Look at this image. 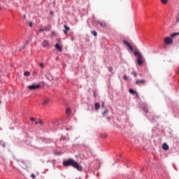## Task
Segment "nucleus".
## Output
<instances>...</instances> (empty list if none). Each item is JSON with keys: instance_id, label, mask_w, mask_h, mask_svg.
<instances>
[{"instance_id": "f257e3e1", "label": "nucleus", "mask_w": 179, "mask_h": 179, "mask_svg": "<svg viewBox=\"0 0 179 179\" xmlns=\"http://www.w3.org/2000/svg\"><path fill=\"white\" fill-rule=\"evenodd\" d=\"M63 166L64 167H69V166H72L74 169H76L78 171H82L83 170V167L80 165L75 159H69L63 162Z\"/></svg>"}, {"instance_id": "f03ea898", "label": "nucleus", "mask_w": 179, "mask_h": 179, "mask_svg": "<svg viewBox=\"0 0 179 179\" xmlns=\"http://www.w3.org/2000/svg\"><path fill=\"white\" fill-rule=\"evenodd\" d=\"M134 55L135 57H137L138 65H142V64H143V56H142L138 51L134 52Z\"/></svg>"}, {"instance_id": "7ed1b4c3", "label": "nucleus", "mask_w": 179, "mask_h": 179, "mask_svg": "<svg viewBox=\"0 0 179 179\" xmlns=\"http://www.w3.org/2000/svg\"><path fill=\"white\" fill-rule=\"evenodd\" d=\"M42 47H43L44 48H47L48 50L51 48V45H50V42H48V41H47V40H44L42 42Z\"/></svg>"}, {"instance_id": "20e7f679", "label": "nucleus", "mask_w": 179, "mask_h": 179, "mask_svg": "<svg viewBox=\"0 0 179 179\" xmlns=\"http://www.w3.org/2000/svg\"><path fill=\"white\" fill-rule=\"evenodd\" d=\"M146 84V80L142 79V80H136V85L137 86H141V85H145Z\"/></svg>"}, {"instance_id": "39448f33", "label": "nucleus", "mask_w": 179, "mask_h": 179, "mask_svg": "<svg viewBox=\"0 0 179 179\" xmlns=\"http://www.w3.org/2000/svg\"><path fill=\"white\" fill-rule=\"evenodd\" d=\"M165 44L171 45L173 44V38L170 37H166L164 40Z\"/></svg>"}, {"instance_id": "423d86ee", "label": "nucleus", "mask_w": 179, "mask_h": 179, "mask_svg": "<svg viewBox=\"0 0 179 179\" xmlns=\"http://www.w3.org/2000/svg\"><path fill=\"white\" fill-rule=\"evenodd\" d=\"M38 87H40V85H35V84H33L31 85H29L28 87V89H29V90H36V89H38Z\"/></svg>"}, {"instance_id": "0eeeda50", "label": "nucleus", "mask_w": 179, "mask_h": 179, "mask_svg": "<svg viewBox=\"0 0 179 179\" xmlns=\"http://www.w3.org/2000/svg\"><path fill=\"white\" fill-rule=\"evenodd\" d=\"M123 43H124V44H125L128 47L129 49L131 50V51H132L134 50V48H132V45H131L129 42H128L127 41H124Z\"/></svg>"}, {"instance_id": "6e6552de", "label": "nucleus", "mask_w": 179, "mask_h": 179, "mask_svg": "<svg viewBox=\"0 0 179 179\" xmlns=\"http://www.w3.org/2000/svg\"><path fill=\"white\" fill-rule=\"evenodd\" d=\"M50 103V99L46 98L43 99V101L42 103L43 106H48Z\"/></svg>"}, {"instance_id": "1a4fd4ad", "label": "nucleus", "mask_w": 179, "mask_h": 179, "mask_svg": "<svg viewBox=\"0 0 179 179\" xmlns=\"http://www.w3.org/2000/svg\"><path fill=\"white\" fill-rule=\"evenodd\" d=\"M64 27L65 29L64 30H63L64 34H68V31H69L71 29L66 25H64Z\"/></svg>"}, {"instance_id": "9d476101", "label": "nucleus", "mask_w": 179, "mask_h": 179, "mask_svg": "<svg viewBox=\"0 0 179 179\" xmlns=\"http://www.w3.org/2000/svg\"><path fill=\"white\" fill-rule=\"evenodd\" d=\"M162 149L164 150H169V145H167V143H164L162 144Z\"/></svg>"}, {"instance_id": "9b49d317", "label": "nucleus", "mask_w": 179, "mask_h": 179, "mask_svg": "<svg viewBox=\"0 0 179 179\" xmlns=\"http://www.w3.org/2000/svg\"><path fill=\"white\" fill-rule=\"evenodd\" d=\"M55 48H56V50H58V51H59V52H61V51H62V47H61V45H59L58 43H57L55 45Z\"/></svg>"}, {"instance_id": "f8f14e48", "label": "nucleus", "mask_w": 179, "mask_h": 179, "mask_svg": "<svg viewBox=\"0 0 179 179\" xmlns=\"http://www.w3.org/2000/svg\"><path fill=\"white\" fill-rule=\"evenodd\" d=\"M97 23H98L99 24H100L101 27H106V22H100V21H99V22H97Z\"/></svg>"}, {"instance_id": "ddd939ff", "label": "nucleus", "mask_w": 179, "mask_h": 179, "mask_svg": "<svg viewBox=\"0 0 179 179\" xmlns=\"http://www.w3.org/2000/svg\"><path fill=\"white\" fill-rule=\"evenodd\" d=\"M95 110H99L100 109V103H95L94 104Z\"/></svg>"}, {"instance_id": "4468645a", "label": "nucleus", "mask_w": 179, "mask_h": 179, "mask_svg": "<svg viewBox=\"0 0 179 179\" xmlns=\"http://www.w3.org/2000/svg\"><path fill=\"white\" fill-rule=\"evenodd\" d=\"M91 34H93L94 37H97V32L96 31H92Z\"/></svg>"}, {"instance_id": "2eb2a0df", "label": "nucleus", "mask_w": 179, "mask_h": 179, "mask_svg": "<svg viewBox=\"0 0 179 179\" xmlns=\"http://www.w3.org/2000/svg\"><path fill=\"white\" fill-rule=\"evenodd\" d=\"M66 114H71V108H67L66 110Z\"/></svg>"}, {"instance_id": "dca6fc26", "label": "nucleus", "mask_w": 179, "mask_h": 179, "mask_svg": "<svg viewBox=\"0 0 179 179\" xmlns=\"http://www.w3.org/2000/svg\"><path fill=\"white\" fill-rule=\"evenodd\" d=\"M24 76H30V72H29V71H25V72L24 73Z\"/></svg>"}, {"instance_id": "f3484780", "label": "nucleus", "mask_w": 179, "mask_h": 179, "mask_svg": "<svg viewBox=\"0 0 179 179\" xmlns=\"http://www.w3.org/2000/svg\"><path fill=\"white\" fill-rule=\"evenodd\" d=\"M129 93H131V94H135V93H136V92H134V90H132V89H130L129 90Z\"/></svg>"}, {"instance_id": "a211bd4d", "label": "nucleus", "mask_w": 179, "mask_h": 179, "mask_svg": "<svg viewBox=\"0 0 179 179\" xmlns=\"http://www.w3.org/2000/svg\"><path fill=\"white\" fill-rule=\"evenodd\" d=\"M176 36H179V32L178 33L172 34L171 35V37H176Z\"/></svg>"}, {"instance_id": "6ab92c4d", "label": "nucleus", "mask_w": 179, "mask_h": 179, "mask_svg": "<svg viewBox=\"0 0 179 179\" xmlns=\"http://www.w3.org/2000/svg\"><path fill=\"white\" fill-rule=\"evenodd\" d=\"M107 113H108V109H105L102 114L103 115H105L106 114H107Z\"/></svg>"}, {"instance_id": "aec40b11", "label": "nucleus", "mask_w": 179, "mask_h": 179, "mask_svg": "<svg viewBox=\"0 0 179 179\" xmlns=\"http://www.w3.org/2000/svg\"><path fill=\"white\" fill-rule=\"evenodd\" d=\"M167 1L168 0H161V2H162L164 5H166L167 3Z\"/></svg>"}, {"instance_id": "412c9836", "label": "nucleus", "mask_w": 179, "mask_h": 179, "mask_svg": "<svg viewBox=\"0 0 179 179\" xmlns=\"http://www.w3.org/2000/svg\"><path fill=\"white\" fill-rule=\"evenodd\" d=\"M47 30H48V29H47V27H45L44 29H41L39 30V31H47Z\"/></svg>"}, {"instance_id": "4be33fe9", "label": "nucleus", "mask_w": 179, "mask_h": 179, "mask_svg": "<svg viewBox=\"0 0 179 179\" xmlns=\"http://www.w3.org/2000/svg\"><path fill=\"white\" fill-rule=\"evenodd\" d=\"M131 75H134V78H136V76H137L136 72H135V71H132Z\"/></svg>"}, {"instance_id": "5701e85b", "label": "nucleus", "mask_w": 179, "mask_h": 179, "mask_svg": "<svg viewBox=\"0 0 179 179\" xmlns=\"http://www.w3.org/2000/svg\"><path fill=\"white\" fill-rule=\"evenodd\" d=\"M123 79H124V80H128V77L127 76V75H124V76H123Z\"/></svg>"}, {"instance_id": "b1692460", "label": "nucleus", "mask_w": 179, "mask_h": 179, "mask_svg": "<svg viewBox=\"0 0 179 179\" xmlns=\"http://www.w3.org/2000/svg\"><path fill=\"white\" fill-rule=\"evenodd\" d=\"M108 71L109 72H113V67L112 66L108 67Z\"/></svg>"}, {"instance_id": "393cba45", "label": "nucleus", "mask_w": 179, "mask_h": 179, "mask_svg": "<svg viewBox=\"0 0 179 179\" xmlns=\"http://www.w3.org/2000/svg\"><path fill=\"white\" fill-rule=\"evenodd\" d=\"M31 177L32 179H34V178H36V175H34V173H32L31 175Z\"/></svg>"}, {"instance_id": "a878e982", "label": "nucleus", "mask_w": 179, "mask_h": 179, "mask_svg": "<svg viewBox=\"0 0 179 179\" xmlns=\"http://www.w3.org/2000/svg\"><path fill=\"white\" fill-rule=\"evenodd\" d=\"M29 27H33V22H29Z\"/></svg>"}, {"instance_id": "bb28decb", "label": "nucleus", "mask_w": 179, "mask_h": 179, "mask_svg": "<svg viewBox=\"0 0 179 179\" xmlns=\"http://www.w3.org/2000/svg\"><path fill=\"white\" fill-rule=\"evenodd\" d=\"M39 66L42 68V69L44 68V64L41 63Z\"/></svg>"}, {"instance_id": "cd10ccee", "label": "nucleus", "mask_w": 179, "mask_h": 179, "mask_svg": "<svg viewBox=\"0 0 179 179\" xmlns=\"http://www.w3.org/2000/svg\"><path fill=\"white\" fill-rule=\"evenodd\" d=\"M176 22L178 23L179 22V14L178 15V16L176 17Z\"/></svg>"}, {"instance_id": "c85d7f7f", "label": "nucleus", "mask_w": 179, "mask_h": 179, "mask_svg": "<svg viewBox=\"0 0 179 179\" xmlns=\"http://www.w3.org/2000/svg\"><path fill=\"white\" fill-rule=\"evenodd\" d=\"M30 120H31V121H32V122L34 121V117H31Z\"/></svg>"}, {"instance_id": "c756f323", "label": "nucleus", "mask_w": 179, "mask_h": 179, "mask_svg": "<svg viewBox=\"0 0 179 179\" xmlns=\"http://www.w3.org/2000/svg\"><path fill=\"white\" fill-rule=\"evenodd\" d=\"M38 124H43V121H41V120H40L39 122H38Z\"/></svg>"}, {"instance_id": "7c9ffc66", "label": "nucleus", "mask_w": 179, "mask_h": 179, "mask_svg": "<svg viewBox=\"0 0 179 179\" xmlns=\"http://www.w3.org/2000/svg\"><path fill=\"white\" fill-rule=\"evenodd\" d=\"M54 13L52 11H50V15H53Z\"/></svg>"}, {"instance_id": "2f4dec72", "label": "nucleus", "mask_w": 179, "mask_h": 179, "mask_svg": "<svg viewBox=\"0 0 179 179\" xmlns=\"http://www.w3.org/2000/svg\"><path fill=\"white\" fill-rule=\"evenodd\" d=\"M24 19H26V15H24Z\"/></svg>"}, {"instance_id": "473e14b6", "label": "nucleus", "mask_w": 179, "mask_h": 179, "mask_svg": "<svg viewBox=\"0 0 179 179\" xmlns=\"http://www.w3.org/2000/svg\"><path fill=\"white\" fill-rule=\"evenodd\" d=\"M35 124H38V122L36 121V122H35Z\"/></svg>"}, {"instance_id": "72a5a7b5", "label": "nucleus", "mask_w": 179, "mask_h": 179, "mask_svg": "<svg viewBox=\"0 0 179 179\" xmlns=\"http://www.w3.org/2000/svg\"><path fill=\"white\" fill-rule=\"evenodd\" d=\"M102 107H104V103H103V104H102Z\"/></svg>"}, {"instance_id": "f704fd0d", "label": "nucleus", "mask_w": 179, "mask_h": 179, "mask_svg": "<svg viewBox=\"0 0 179 179\" xmlns=\"http://www.w3.org/2000/svg\"><path fill=\"white\" fill-rule=\"evenodd\" d=\"M3 148L5 147V144H3Z\"/></svg>"}, {"instance_id": "c9c22d12", "label": "nucleus", "mask_w": 179, "mask_h": 179, "mask_svg": "<svg viewBox=\"0 0 179 179\" xmlns=\"http://www.w3.org/2000/svg\"><path fill=\"white\" fill-rule=\"evenodd\" d=\"M53 80V78L50 79V80Z\"/></svg>"}, {"instance_id": "e433bc0d", "label": "nucleus", "mask_w": 179, "mask_h": 179, "mask_svg": "<svg viewBox=\"0 0 179 179\" xmlns=\"http://www.w3.org/2000/svg\"><path fill=\"white\" fill-rule=\"evenodd\" d=\"M145 113H148V110H145Z\"/></svg>"}, {"instance_id": "4c0bfd02", "label": "nucleus", "mask_w": 179, "mask_h": 179, "mask_svg": "<svg viewBox=\"0 0 179 179\" xmlns=\"http://www.w3.org/2000/svg\"><path fill=\"white\" fill-rule=\"evenodd\" d=\"M0 104H1V101H0Z\"/></svg>"}]
</instances>
